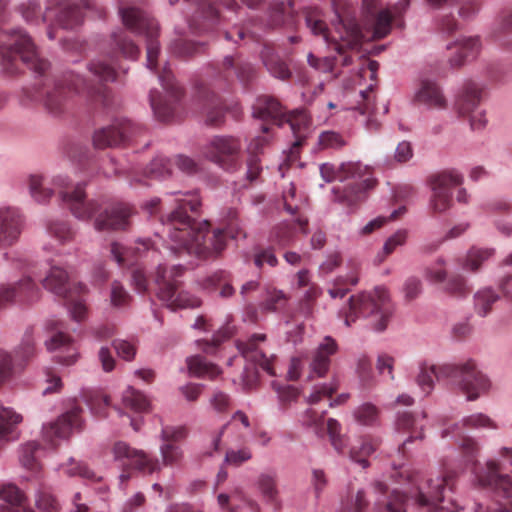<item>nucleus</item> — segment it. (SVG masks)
I'll return each instance as SVG.
<instances>
[{
    "mask_svg": "<svg viewBox=\"0 0 512 512\" xmlns=\"http://www.w3.org/2000/svg\"><path fill=\"white\" fill-rule=\"evenodd\" d=\"M332 4L339 21L335 25L337 36L330 33L321 11L317 8L306 10L305 21L314 35L322 36L336 52L343 54L347 48L354 49L361 44L362 32L349 0H332Z\"/></svg>",
    "mask_w": 512,
    "mask_h": 512,
    "instance_id": "20e7f679",
    "label": "nucleus"
},
{
    "mask_svg": "<svg viewBox=\"0 0 512 512\" xmlns=\"http://www.w3.org/2000/svg\"><path fill=\"white\" fill-rule=\"evenodd\" d=\"M494 253L493 249L471 248L466 256L463 267L471 272L477 271L481 264Z\"/></svg>",
    "mask_w": 512,
    "mask_h": 512,
    "instance_id": "5fc2aeb1",
    "label": "nucleus"
},
{
    "mask_svg": "<svg viewBox=\"0 0 512 512\" xmlns=\"http://www.w3.org/2000/svg\"><path fill=\"white\" fill-rule=\"evenodd\" d=\"M322 149H339L346 145L344 137L335 131H323L318 137Z\"/></svg>",
    "mask_w": 512,
    "mask_h": 512,
    "instance_id": "e2e57ef3",
    "label": "nucleus"
},
{
    "mask_svg": "<svg viewBox=\"0 0 512 512\" xmlns=\"http://www.w3.org/2000/svg\"><path fill=\"white\" fill-rule=\"evenodd\" d=\"M455 476L454 472L444 470L436 477H430L419 483L414 494L416 504L428 508L429 511L440 508L446 493L453 491Z\"/></svg>",
    "mask_w": 512,
    "mask_h": 512,
    "instance_id": "dca6fc26",
    "label": "nucleus"
},
{
    "mask_svg": "<svg viewBox=\"0 0 512 512\" xmlns=\"http://www.w3.org/2000/svg\"><path fill=\"white\" fill-rule=\"evenodd\" d=\"M480 486L490 488L505 498L512 497V477L500 473V466L496 461L487 463L486 469L476 475Z\"/></svg>",
    "mask_w": 512,
    "mask_h": 512,
    "instance_id": "cd10ccee",
    "label": "nucleus"
},
{
    "mask_svg": "<svg viewBox=\"0 0 512 512\" xmlns=\"http://www.w3.org/2000/svg\"><path fill=\"white\" fill-rule=\"evenodd\" d=\"M393 307L388 292L377 287L372 293H361L349 299V310L345 313V324L350 326L359 316L373 317V328L383 331L392 316Z\"/></svg>",
    "mask_w": 512,
    "mask_h": 512,
    "instance_id": "0eeeda50",
    "label": "nucleus"
},
{
    "mask_svg": "<svg viewBox=\"0 0 512 512\" xmlns=\"http://www.w3.org/2000/svg\"><path fill=\"white\" fill-rule=\"evenodd\" d=\"M214 73L219 80L226 84L237 79L247 85L256 76V69L251 63L244 61L241 56L232 55L224 57L221 65L215 68Z\"/></svg>",
    "mask_w": 512,
    "mask_h": 512,
    "instance_id": "b1692460",
    "label": "nucleus"
},
{
    "mask_svg": "<svg viewBox=\"0 0 512 512\" xmlns=\"http://www.w3.org/2000/svg\"><path fill=\"white\" fill-rule=\"evenodd\" d=\"M409 5L410 0H401L391 8H380L381 0H362L361 42L385 38L391 32L393 20Z\"/></svg>",
    "mask_w": 512,
    "mask_h": 512,
    "instance_id": "6e6552de",
    "label": "nucleus"
},
{
    "mask_svg": "<svg viewBox=\"0 0 512 512\" xmlns=\"http://www.w3.org/2000/svg\"><path fill=\"white\" fill-rule=\"evenodd\" d=\"M260 58L266 70L273 77L283 81L291 78L292 72L288 64L279 56L272 45H263L260 51Z\"/></svg>",
    "mask_w": 512,
    "mask_h": 512,
    "instance_id": "72a5a7b5",
    "label": "nucleus"
},
{
    "mask_svg": "<svg viewBox=\"0 0 512 512\" xmlns=\"http://www.w3.org/2000/svg\"><path fill=\"white\" fill-rule=\"evenodd\" d=\"M62 469L68 476H80L94 482L101 480V477L90 469L87 464L83 462H76L72 458L68 463L62 465Z\"/></svg>",
    "mask_w": 512,
    "mask_h": 512,
    "instance_id": "603ef678",
    "label": "nucleus"
},
{
    "mask_svg": "<svg viewBox=\"0 0 512 512\" xmlns=\"http://www.w3.org/2000/svg\"><path fill=\"white\" fill-rule=\"evenodd\" d=\"M65 324L58 319H50L46 322V330L52 335L46 340L45 345L49 351H62L63 354L55 355V361L62 365H72L77 361L78 352L73 339L65 333Z\"/></svg>",
    "mask_w": 512,
    "mask_h": 512,
    "instance_id": "412c9836",
    "label": "nucleus"
},
{
    "mask_svg": "<svg viewBox=\"0 0 512 512\" xmlns=\"http://www.w3.org/2000/svg\"><path fill=\"white\" fill-rule=\"evenodd\" d=\"M42 296L41 289L30 275H25L17 282L0 286V309L9 304L31 306Z\"/></svg>",
    "mask_w": 512,
    "mask_h": 512,
    "instance_id": "aec40b11",
    "label": "nucleus"
},
{
    "mask_svg": "<svg viewBox=\"0 0 512 512\" xmlns=\"http://www.w3.org/2000/svg\"><path fill=\"white\" fill-rule=\"evenodd\" d=\"M171 162L165 157H156L146 167L143 177L134 178V181L139 184L148 185L145 179H161L170 175Z\"/></svg>",
    "mask_w": 512,
    "mask_h": 512,
    "instance_id": "37998d69",
    "label": "nucleus"
},
{
    "mask_svg": "<svg viewBox=\"0 0 512 512\" xmlns=\"http://www.w3.org/2000/svg\"><path fill=\"white\" fill-rule=\"evenodd\" d=\"M252 458L251 449L243 447L238 450L228 449L225 454V463L231 466L239 467Z\"/></svg>",
    "mask_w": 512,
    "mask_h": 512,
    "instance_id": "338daca9",
    "label": "nucleus"
},
{
    "mask_svg": "<svg viewBox=\"0 0 512 512\" xmlns=\"http://www.w3.org/2000/svg\"><path fill=\"white\" fill-rule=\"evenodd\" d=\"M42 285L46 290L67 300L68 309L74 320L82 321L86 318L87 307L82 299L86 293V286L78 284L74 290L68 289V274L63 268L52 266L42 280Z\"/></svg>",
    "mask_w": 512,
    "mask_h": 512,
    "instance_id": "9b49d317",
    "label": "nucleus"
},
{
    "mask_svg": "<svg viewBox=\"0 0 512 512\" xmlns=\"http://www.w3.org/2000/svg\"><path fill=\"white\" fill-rule=\"evenodd\" d=\"M0 512H34L26 509L25 497L14 485L8 484L0 489Z\"/></svg>",
    "mask_w": 512,
    "mask_h": 512,
    "instance_id": "58836bf2",
    "label": "nucleus"
},
{
    "mask_svg": "<svg viewBox=\"0 0 512 512\" xmlns=\"http://www.w3.org/2000/svg\"><path fill=\"white\" fill-rule=\"evenodd\" d=\"M29 189L31 196L40 203L47 201L53 193L52 189L43 186V179L39 175L30 176Z\"/></svg>",
    "mask_w": 512,
    "mask_h": 512,
    "instance_id": "052dcab7",
    "label": "nucleus"
},
{
    "mask_svg": "<svg viewBox=\"0 0 512 512\" xmlns=\"http://www.w3.org/2000/svg\"><path fill=\"white\" fill-rule=\"evenodd\" d=\"M295 10L293 0H276L270 6L268 25L270 27L295 25Z\"/></svg>",
    "mask_w": 512,
    "mask_h": 512,
    "instance_id": "e433bc0d",
    "label": "nucleus"
},
{
    "mask_svg": "<svg viewBox=\"0 0 512 512\" xmlns=\"http://www.w3.org/2000/svg\"><path fill=\"white\" fill-rule=\"evenodd\" d=\"M483 86L476 81L467 80L463 83L457 98L456 109L459 114L470 117V125L473 130L482 129L486 124L484 114L477 112L483 96Z\"/></svg>",
    "mask_w": 512,
    "mask_h": 512,
    "instance_id": "a211bd4d",
    "label": "nucleus"
},
{
    "mask_svg": "<svg viewBox=\"0 0 512 512\" xmlns=\"http://www.w3.org/2000/svg\"><path fill=\"white\" fill-rule=\"evenodd\" d=\"M320 174L326 182L352 180L343 189L333 188L334 200L347 207H354L364 201L367 192L377 184L372 168L361 162H347L339 167L324 163L320 166Z\"/></svg>",
    "mask_w": 512,
    "mask_h": 512,
    "instance_id": "39448f33",
    "label": "nucleus"
},
{
    "mask_svg": "<svg viewBox=\"0 0 512 512\" xmlns=\"http://www.w3.org/2000/svg\"><path fill=\"white\" fill-rule=\"evenodd\" d=\"M377 417L378 409L370 403L363 404L355 411L356 420L363 425H372Z\"/></svg>",
    "mask_w": 512,
    "mask_h": 512,
    "instance_id": "774afa93",
    "label": "nucleus"
},
{
    "mask_svg": "<svg viewBox=\"0 0 512 512\" xmlns=\"http://www.w3.org/2000/svg\"><path fill=\"white\" fill-rule=\"evenodd\" d=\"M253 116L263 121L280 124L286 114L277 99L271 96H260L253 105Z\"/></svg>",
    "mask_w": 512,
    "mask_h": 512,
    "instance_id": "f704fd0d",
    "label": "nucleus"
},
{
    "mask_svg": "<svg viewBox=\"0 0 512 512\" xmlns=\"http://www.w3.org/2000/svg\"><path fill=\"white\" fill-rule=\"evenodd\" d=\"M237 347L247 361L258 365L270 376H276L274 363L277 356L268 349L265 334H254L246 341L239 342Z\"/></svg>",
    "mask_w": 512,
    "mask_h": 512,
    "instance_id": "4be33fe9",
    "label": "nucleus"
},
{
    "mask_svg": "<svg viewBox=\"0 0 512 512\" xmlns=\"http://www.w3.org/2000/svg\"><path fill=\"white\" fill-rule=\"evenodd\" d=\"M23 217L16 208H0V248L15 245L22 233Z\"/></svg>",
    "mask_w": 512,
    "mask_h": 512,
    "instance_id": "a878e982",
    "label": "nucleus"
},
{
    "mask_svg": "<svg viewBox=\"0 0 512 512\" xmlns=\"http://www.w3.org/2000/svg\"><path fill=\"white\" fill-rule=\"evenodd\" d=\"M380 441L372 436H363L350 450V458L362 467L368 466L367 458L379 447Z\"/></svg>",
    "mask_w": 512,
    "mask_h": 512,
    "instance_id": "79ce46f5",
    "label": "nucleus"
},
{
    "mask_svg": "<svg viewBox=\"0 0 512 512\" xmlns=\"http://www.w3.org/2000/svg\"><path fill=\"white\" fill-rule=\"evenodd\" d=\"M500 296L490 287L482 288L474 294V309L482 317L488 315Z\"/></svg>",
    "mask_w": 512,
    "mask_h": 512,
    "instance_id": "49530a36",
    "label": "nucleus"
},
{
    "mask_svg": "<svg viewBox=\"0 0 512 512\" xmlns=\"http://www.w3.org/2000/svg\"><path fill=\"white\" fill-rule=\"evenodd\" d=\"M114 461L122 469L119 476L121 483L127 482L132 471H139L144 474H152L159 470V462L156 458L149 456L143 450L131 447L124 441H117L112 446Z\"/></svg>",
    "mask_w": 512,
    "mask_h": 512,
    "instance_id": "4468645a",
    "label": "nucleus"
},
{
    "mask_svg": "<svg viewBox=\"0 0 512 512\" xmlns=\"http://www.w3.org/2000/svg\"><path fill=\"white\" fill-rule=\"evenodd\" d=\"M187 365L190 374L198 378L213 380L222 373L217 365L207 361L205 357L200 355L188 358Z\"/></svg>",
    "mask_w": 512,
    "mask_h": 512,
    "instance_id": "a19ab883",
    "label": "nucleus"
},
{
    "mask_svg": "<svg viewBox=\"0 0 512 512\" xmlns=\"http://www.w3.org/2000/svg\"><path fill=\"white\" fill-rule=\"evenodd\" d=\"M25 65L40 76H45L49 63L38 55L29 35L17 29L0 31V67L3 72L14 75Z\"/></svg>",
    "mask_w": 512,
    "mask_h": 512,
    "instance_id": "423d86ee",
    "label": "nucleus"
},
{
    "mask_svg": "<svg viewBox=\"0 0 512 512\" xmlns=\"http://www.w3.org/2000/svg\"><path fill=\"white\" fill-rule=\"evenodd\" d=\"M287 122L295 136L291 153L296 154L306 140L310 126V117L305 110H295L287 116Z\"/></svg>",
    "mask_w": 512,
    "mask_h": 512,
    "instance_id": "4c0bfd02",
    "label": "nucleus"
},
{
    "mask_svg": "<svg viewBox=\"0 0 512 512\" xmlns=\"http://www.w3.org/2000/svg\"><path fill=\"white\" fill-rule=\"evenodd\" d=\"M481 48L480 38L478 36L466 37L457 40L453 44L447 46L448 50H454L453 56L449 58V64L452 68L462 66L465 61L474 59Z\"/></svg>",
    "mask_w": 512,
    "mask_h": 512,
    "instance_id": "2f4dec72",
    "label": "nucleus"
},
{
    "mask_svg": "<svg viewBox=\"0 0 512 512\" xmlns=\"http://www.w3.org/2000/svg\"><path fill=\"white\" fill-rule=\"evenodd\" d=\"M241 142L232 136H216L205 146L204 155L226 171L240 167Z\"/></svg>",
    "mask_w": 512,
    "mask_h": 512,
    "instance_id": "f3484780",
    "label": "nucleus"
},
{
    "mask_svg": "<svg viewBox=\"0 0 512 512\" xmlns=\"http://www.w3.org/2000/svg\"><path fill=\"white\" fill-rule=\"evenodd\" d=\"M120 15L124 25L128 29L136 34L144 35L146 37L147 67L150 70H155L160 51L159 43L157 41V37L159 35L158 23L145 11L136 7L121 8Z\"/></svg>",
    "mask_w": 512,
    "mask_h": 512,
    "instance_id": "f8f14e48",
    "label": "nucleus"
},
{
    "mask_svg": "<svg viewBox=\"0 0 512 512\" xmlns=\"http://www.w3.org/2000/svg\"><path fill=\"white\" fill-rule=\"evenodd\" d=\"M158 77L166 96L161 95L157 90H152L149 94L150 105L156 119L161 122L180 119L183 113V88L175 81L168 65L161 69Z\"/></svg>",
    "mask_w": 512,
    "mask_h": 512,
    "instance_id": "1a4fd4ad",
    "label": "nucleus"
},
{
    "mask_svg": "<svg viewBox=\"0 0 512 512\" xmlns=\"http://www.w3.org/2000/svg\"><path fill=\"white\" fill-rule=\"evenodd\" d=\"M256 485L266 501L272 504L277 501L278 489L275 474L261 473L257 478Z\"/></svg>",
    "mask_w": 512,
    "mask_h": 512,
    "instance_id": "8fccbe9b",
    "label": "nucleus"
},
{
    "mask_svg": "<svg viewBox=\"0 0 512 512\" xmlns=\"http://www.w3.org/2000/svg\"><path fill=\"white\" fill-rule=\"evenodd\" d=\"M197 100L201 105L205 123L219 126L224 122L225 110L223 101L211 88L201 85L197 89Z\"/></svg>",
    "mask_w": 512,
    "mask_h": 512,
    "instance_id": "bb28decb",
    "label": "nucleus"
},
{
    "mask_svg": "<svg viewBox=\"0 0 512 512\" xmlns=\"http://www.w3.org/2000/svg\"><path fill=\"white\" fill-rule=\"evenodd\" d=\"M22 421V416L0 404V442L7 441L15 425Z\"/></svg>",
    "mask_w": 512,
    "mask_h": 512,
    "instance_id": "09e8293b",
    "label": "nucleus"
},
{
    "mask_svg": "<svg viewBox=\"0 0 512 512\" xmlns=\"http://www.w3.org/2000/svg\"><path fill=\"white\" fill-rule=\"evenodd\" d=\"M53 185L58 190L61 201L78 219H90L100 208V203L94 199H87L84 184L71 186L67 177L57 176Z\"/></svg>",
    "mask_w": 512,
    "mask_h": 512,
    "instance_id": "2eb2a0df",
    "label": "nucleus"
},
{
    "mask_svg": "<svg viewBox=\"0 0 512 512\" xmlns=\"http://www.w3.org/2000/svg\"><path fill=\"white\" fill-rule=\"evenodd\" d=\"M425 419V412H421L420 414L417 415L408 412L399 414L396 422L397 429L403 432L410 433L408 439L405 440L402 446L399 448V453L405 454L406 446L408 443L417 439H423V428Z\"/></svg>",
    "mask_w": 512,
    "mask_h": 512,
    "instance_id": "473e14b6",
    "label": "nucleus"
},
{
    "mask_svg": "<svg viewBox=\"0 0 512 512\" xmlns=\"http://www.w3.org/2000/svg\"><path fill=\"white\" fill-rule=\"evenodd\" d=\"M183 197L175 199L176 208L168 214L165 231L171 241L167 251L177 257L183 254L195 255L199 258H209L220 254L226 247V235L233 239L246 238V234L238 222V212L235 209H228L224 217L225 229L209 232V222L197 223L193 215L196 214L200 201L196 194L175 193Z\"/></svg>",
    "mask_w": 512,
    "mask_h": 512,
    "instance_id": "f257e3e1",
    "label": "nucleus"
},
{
    "mask_svg": "<svg viewBox=\"0 0 512 512\" xmlns=\"http://www.w3.org/2000/svg\"><path fill=\"white\" fill-rule=\"evenodd\" d=\"M283 200L285 210L292 215L299 214L306 205L304 198L301 195L297 196L296 188L293 184H290L289 188L284 191Z\"/></svg>",
    "mask_w": 512,
    "mask_h": 512,
    "instance_id": "13d9d810",
    "label": "nucleus"
},
{
    "mask_svg": "<svg viewBox=\"0 0 512 512\" xmlns=\"http://www.w3.org/2000/svg\"><path fill=\"white\" fill-rule=\"evenodd\" d=\"M123 404L134 412H147L150 406L146 396L133 387H128L123 393Z\"/></svg>",
    "mask_w": 512,
    "mask_h": 512,
    "instance_id": "3c124183",
    "label": "nucleus"
},
{
    "mask_svg": "<svg viewBox=\"0 0 512 512\" xmlns=\"http://www.w3.org/2000/svg\"><path fill=\"white\" fill-rule=\"evenodd\" d=\"M133 214L128 204H117L106 209L95 219V229L103 230H124L129 226V219Z\"/></svg>",
    "mask_w": 512,
    "mask_h": 512,
    "instance_id": "c756f323",
    "label": "nucleus"
},
{
    "mask_svg": "<svg viewBox=\"0 0 512 512\" xmlns=\"http://www.w3.org/2000/svg\"><path fill=\"white\" fill-rule=\"evenodd\" d=\"M463 181L462 176L456 170H444L429 178L432 189L430 206L433 212L442 213L452 203V189L459 186Z\"/></svg>",
    "mask_w": 512,
    "mask_h": 512,
    "instance_id": "6ab92c4d",
    "label": "nucleus"
},
{
    "mask_svg": "<svg viewBox=\"0 0 512 512\" xmlns=\"http://www.w3.org/2000/svg\"><path fill=\"white\" fill-rule=\"evenodd\" d=\"M415 100L430 108L442 109L447 105L440 87L435 82L429 80L421 82L420 88L415 95Z\"/></svg>",
    "mask_w": 512,
    "mask_h": 512,
    "instance_id": "ea45409f",
    "label": "nucleus"
},
{
    "mask_svg": "<svg viewBox=\"0 0 512 512\" xmlns=\"http://www.w3.org/2000/svg\"><path fill=\"white\" fill-rule=\"evenodd\" d=\"M183 271L184 268L180 264L172 265L170 268L166 264H159L154 279L158 298L174 311L180 308H195L201 305L199 298L179 290V282L174 277L181 275Z\"/></svg>",
    "mask_w": 512,
    "mask_h": 512,
    "instance_id": "9d476101",
    "label": "nucleus"
},
{
    "mask_svg": "<svg viewBox=\"0 0 512 512\" xmlns=\"http://www.w3.org/2000/svg\"><path fill=\"white\" fill-rule=\"evenodd\" d=\"M81 413L82 409L78 405H74L56 422L44 427L43 437L51 447L57 446L56 439L68 438L73 429L81 427Z\"/></svg>",
    "mask_w": 512,
    "mask_h": 512,
    "instance_id": "393cba45",
    "label": "nucleus"
},
{
    "mask_svg": "<svg viewBox=\"0 0 512 512\" xmlns=\"http://www.w3.org/2000/svg\"><path fill=\"white\" fill-rule=\"evenodd\" d=\"M113 40L122 53V55L126 58L137 59L139 56L140 50L137 45L134 44L132 40H130L123 31L119 33H113Z\"/></svg>",
    "mask_w": 512,
    "mask_h": 512,
    "instance_id": "4d7b16f0",
    "label": "nucleus"
},
{
    "mask_svg": "<svg viewBox=\"0 0 512 512\" xmlns=\"http://www.w3.org/2000/svg\"><path fill=\"white\" fill-rule=\"evenodd\" d=\"M38 449L39 445L36 442H28L21 450L20 462L25 468L31 471H38L40 469V464L36 457Z\"/></svg>",
    "mask_w": 512,
    "mask_h": 512,
    "instance_id": "bf43d9fd",
    "label": "nucleus"
},
{
    "mask_svg": "<svg viewBox=\"0 0 512 512\" xmlns=\"http://www.w3.org/2000/svg\"><path fill=\"white\" fill-rule=\"evenodd\" d=\"M450 380L459 386L467 396V400H476L480 394L488 391L489 380L476 369L473 361H467L462 365L443 364L434 365L423 362L419 366L416 383L420 389L429 395L434 388V381Z\"/></svg>",
    "mask_w": 512,
    "mask_h": 512,
    "instance_id": "7ed1b4c3",
    "label": "nucleus"
},
{
    "mask_svg": "<svg viewBox=\"0 0 512 512\" xmlns=\"http://www.w3.org/2000/svg\"><path fill=\"white\" fill-rule=\"evenodd\" d=\"M374 492L378 495L375 499L372 512H406L407 497L397 489L389 491L386 484L376 482Z\"/></svg>",
    "mask_w": 512,
    "mask_h": 512,
    "instance_id": "c85d7f7f",
    "label": "nucleus"
},
{
    "mask_svg": "<svg viewBox=\"0 0 512 512\" xmlns=\"http://www.w3.org/2000/svg\"><path fill=\"white\" fill-rule=\"evenodd\" d=\"M326 411H318L314 408L307 409L302 415V424L313 428L316 433L323 431L324 416Z\"/></svg>",
    "mask_w": 512,
    "mask_h": 512,
    "instance_id": "680f3d73",
    "label": "nucleus"
},
{
    "mask_svg": "<svg viewBox=\"0 0 512 512\" xmlns=\"http://www.w3.org/2000/svg\"><path fill=\"white\" fill-rule=\"evenodd\" d=\"M444 291L455 297H465L470 294L471 287L462 275H452L445 283Z\"/></svg>",
    "mask_w": 512,
    "mask_h": 512,
    "instance_id": "6e6d98bb",
    "label": "nucleus"
},
{
    "mask_svg": "<svg viewBox=\"0 0 512 512\" xmlns=\"http://www.w3.org/2000/svg\"><path fill=\"white\" fill-rule=\"evenodd\" d=\"M175 5L179 0H168ZM194 6V11L188 18L191 33L205 34L212 31L220 23L219 11L215 8L213 0H185Z\"/></svg>",
    "mask_w": 512,
    "mask_h": 512,
    "instance_id": "5701e85b",
    "label": "nucleus"
},
{
    "mask_svg": "<svg viewBox=\"0 0 512 512\" xmlns=\"http://www.w3.org/2000/svg\"><path fill=\"white\" fill-rule=\"evenodd\" d=\"M294 236L295 232L291 224L280 223L271 231L270 240L279 247H286L293 242Z\"/></svg>",
    "mask_w": 512,
    "mask_h": 512,
    "instance_id": "864d4df0",
    "label": "nucleus"
},
{
    "mask_svg": "<svg viewBox=\"0 0 512 512\" xmlns=\"http://www.w3.org/2000/svg\"><path fill=\"white\" fill-rule=\"evenodd\" d=\"M78 4L76 0H59L55 5L59 6V11L56 15V22L65 29H72L80 25L83 21V9H90L91 3L89 0H80Z\"/></svg>",
    "mask_w": 512,
    "mask_h": 512,
    "instance_id": "7c9ffc66",
    "label": "nucleus"
},
{
    "mask_svg": "<svg viewBox=\"0 0 512 512\" xmlns=\"http://www.w3.org/2000/svg\"><path fill=\"white\" fill-rule=\"evenodd\" d=\"M163 464L173 466L178 464L182 459V450L179 446L172 443H163L160 447Z\"/></svg>",
    "mask_w": 512,
    "mask_h": 512,
    "instance_id": "69168bd1",
    "label": "nucleus"
},
{
    "mask_svg": "<svg viewBox=\"0 0 512 512\" xmlns=\"http://www.w3.org/2000/svg\"><path fill=\"white\" fill-rule=\"evenodd\" d=\"M322 289L319 285L310 286V288L304 290L301 295L298 307L296 310L295 318L299 315L304 318H310L313 316L317 299L321 296Z\"/></svg>",
    "mask_w": 512,
    "mask_h": 512,
    "instance_id": "c03bdc74",
    "label": "nucleus"
},
{
    "mask_svg": "<svg viewBox=\"0 0 512 512\" xmlns=\"http://www.w3.org/2000/svg\"><path fill=\"white\" fill-rule=\"evenodd\" d=\"M176 32L179 35V38L172 41L169 47L170 51L174 55L178 57H190L203 49L204 43L193 42L183 38L181 31L177 30Z\"/></svg>",
    "mask_w": 512,
    "mask_h": 512,
    "instance_id": "de8ad7c7",
    "label": "nucleus"
},
{
    "mask_svg": "<svg viewBox=\"0 0 512 512\" xmlns=\"http://www.w3.org/2000/svg\"><path fill=\"white\" fill-rule=\"evenodd\" d=\"M145 133L142 125L124 117L115 118L111 124L96 130L93 145L97 149L126 147Z\"/></svg>",
    "mask_w": 512,
    "mask_h": 512,
    "instance_id": "ddd939ff",
    "label": "nucleus"
},
{
    "mask_svg": "<svg viewBox=\"0 0 512 512\" xmlns=\"http://www.w3.org/2000/svg\"><path fill=\"white\" fill-rule=\"evenodd\" d=\"M49 234L57 239L60 243H65L73 238V231L64 221H53L48 224Z\"/></svg>",
    "mask_w": 512,
    "mask_h": 512,
    "instance_id": "0e129e2a",
    "label": "nucleus"
},
{
    "mask_svg": "<svg viewBox=\"0 0 512 512\" xmlns=\"http://www.w3.org/2000/svg\"><path fill=\"white\" fill-rule=\"evenodd\" d=\"M138 246L135 249L126 248L121 244L114 242L111 244L110 252L113 258L117 261V263L121 266L130 264V256L134 252L149 251L152 247V243L149 239L140 240L137 242Z\"/></svg>",
    "mask_w": 512,
    "mask_h": 512,
    "instance_id": "a18cd8bd",
    "label": "nucleus"
},
{
    "mask_svg": "<svg viewBox=\"0 0 512 512\" xmlns=\"http://www.w3.org/2000/svg\"><path fill=\"white\" fill-rule=\"evenodd\" d=\"M337 343L331 337H325L323 342L314 352L310 368L312 373L323 377L330 367V357L337 351Z\"/></svg>",
    "mask_w": 512,
    "mask_h": 512,
    "instance_id": "c9c22d12",
    "label": "nucleus"
},
{
    "mask_svg": "<svg viewBox=\"0 0 512 512\" xmlns=\"http://www.w3.org/2000/svg\"><path fill=\"white\" fill-rule=\"evenodd\" d=\"M89 71L100 82L97 86H91L86 81L72 72L65 73L60 78L52 80L46 78L36 91V99H41L45 108L54 115H59L66 110L72 93H84L92 101L99 102L103 107H109L111 102L110 90L103 84L116 80V70L113 65L104 60L92 61Z\"/></svg>",
    "mask_w": 512,
    "mask_h": 512,
    "instance_id": "f03ea898",
    "label": "nucleus"
}]
</instances>
